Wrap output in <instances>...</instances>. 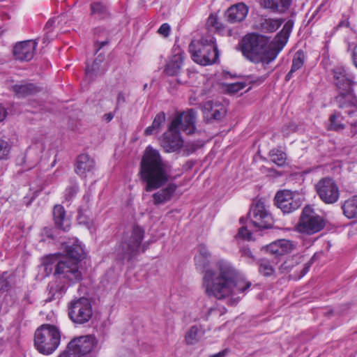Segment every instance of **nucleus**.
<instances>
[{"label":"nucleus","instance_id":"nucleus-1","mask_svg":"<svg viewBox=\"0 0 357 357\" xmlns=\"http://www.w3.org/2000/svg\"><path fill=\"white\" fill-rule=\"evenodd\" d=\"M251 282L246 281L228 261L220 260L216 270L206 271L203 278V287L206 294L218 299L234 296L250 288Z\"/></svg>","mask_w":357,"mask_h":357},{"label":"nucleus","instance_id":"nucleus-2","mask_svg":"<svg viewBox=\"0 0 357 357\" xmlns=\"http://www.w3.org/2000/svg\"><path fill=\"white\" fill-rule=\"evenodd\" d=\"M139 174L145 183L146 192H151L164 187L169 181L168 165L159 151L151 146L146 147L143 155Z\"/></svg>","mask_w":357,"mask_h":357},{"label":"nucleus","instance_id":"nucleus-3","mask_svg":"<svg viewBox=\"0 0 357 357\" xmlns=\"http://www.w3.org/2000/svg\"><path fill=\"white\" fill-rule=\"evenodd\" d=\"M79 262L71 260L68 257H61L60 255H52L48 256L45 262V270L50 273L54 268V275L56 279L60 280L63 284H57L56 282H50L48 285L50 293L55 295L61 294L66 289L65 284H72L82 280V273L79 266Z\"/></svg>","mask_w":357,"mask_h":357},{"label":"nucleus","instance_id":"nucleus-4","mask_svg":"<svg viewBox=\"0 0 357 357\" xmlns=\"http://www.w3.org/2000/svg\"><path fill=\"white\" fill-rule=\"evenodd\" d=\"M196 112L193 109L176 112L168 126L167 130L160 138V144L166 152L178 151L183 145L180 130L188 135L196 130Z\"/></svg>","mask_w":357,"mask_h":357},{"label":"nucleus","instance_id":"nucleus-5","mask_svg":"<svg viewBox=\"0 0 357 357\" xmlns=\"http://www.w3.org/2000/svg\"><path fill=\"white\" fill-rule=\"evenodd\" d=\"M241 50L245 57L250 61L266 65L275 59L279 51L272 42L268 44L263 36L250 34L245 36L241 43Z\"/></svg>","mask_w":357,"mask_h":357},{"label":"nucleus","instance_id":"nucleus-6","mask_svg":"<svg viewBox=\"0 0 357 357\" xmlns=\"http://www.w3.org/2000/svg\"><path fill=\"white\" fill-rule=\"evenodd\" d=\"M335 84L342 92L336 97L339 108L344 110L349 116L357 115V98L351 86L355 84V76L344 67H336L333 70Z\"/></svg>","mask_w":357,"mask_h":357},{"label":"nucleus","instance_id":"nucleus-7","mask_svg":"<svg viewBox=\"0 0 357 357\" xmlns=\"http://www.w3.org/2000/svg\"><path fill=\"white\" fill-rule=\"evenodd\" d=\"M192 60L202 66L214 63L219 56L215 38L206 35L200 39H194L189 45Z\"/></svg>","mask_w":357,"mask_h":357},{"label":"nucleus","instance_id":"nucleus-8","mask_svg":"<svg viewBox=\"0 0 357 357\" xmlns=\"http://www.w3.org/2000/svg\"><path fill=\"white\" fill-rule=\"evenodd\" d=\"M60 341V331L55 326L43 324L35 332L34 344L41 354L53 353L59 347Z\"/></svg>","mask_w":357,"mask_h":357},{"label":"nucleus","instance_id":"nucleus-9","mask_svg":"<svg viewBox=\"0 0 357 357\" xmlns=\"http://www.w3.org/2000/svg\"><path fill=\"white\" fill-rule=\"evenodd\" d=\"M325 225V220L322 217L310 206H305L296 228L299 233L312 235L323 229Z\"/></svg>","mask_w":357,"mask_h":357},{"label":"nucleus","instance_id":"nucleus-10","mask_svg":"<svg viewBox=\"0 0 357 357\" xmlns=\"http://www.w3.org/2000/svg\"><path fill=\"white\" fill-rule=\"evenodd\" d=\"M144 234V230L138 226L134 227L130 232L126 234L119 248L122 259L130 260L139 252Z\"/></svg>","mask_w":357,"mask_h":357},{"label":"nucleus","instance_id":"nucleus-11","mask_svg":"<svg viewBox=\"0 0 357 357\" xmlns=\"http://www.w3.org/2000/svg\"><path fill=\"white\" fill-rule=\"evenodd\" d=\"M70 319L77 324L88 322L93 315L90 301L86 298H80L72 301L68 306Z\"/></svg>","mask_w":357,"mask_h":357},{"label":"nucleus","instance_id":"nucleus-12","mask_svg":"<svg viewBox=\"0 0 357 357\" xmlns=\"http://www.w3.org/2000/svg\"><path fill=\"white\" fill-rule=\"evenodd\" d=\"M315 189L320 199L325 204H334L339 199L340 190L333 178L326 177L320 179L315 185Z\"/></svg>","mask_w":357,"mask_h":357},{"label":"nucleus","instance_id":"nucleus-13","mask_svg":"<svg viewBox=\"0 0 357 357\" xmlns=\"http://www.w3.org/2000/svg\"><path fill=\"white\" fill-rule=\"evenodd\" d=\"M249 218L252 225L259 229H268L273 225L271 214L266 209L264 204L260 201L250 210Z\"/></svg>","mask_w":357,"mask_h":357},{"label":"nucleus","instance_id":"nucleus-14","mask_svg":"<svg viewBox=\"0 0 357 357\" xmlns=\"http://www.w3.org/2000/svg\"><path fill=\"white\" fill-rule=\"evenodd\" d=\"M297 197V194L290 190L279 191L275 197V204L283 213H291L301 206V202Z\"/></svg>","mask_w":357,"mask_h":357},{"label":"nucleus","instance_id":"nucleus-15","mask_svg":"<svg viewBox=\"0 0 357 357\" xmlns=\"http://www.w3.org/2000/svg\"><path fill=\"white\" fill-rule=\"evenodd\" d=\"M38 42L36 40H28L17 43L13 47V55L15 59L28 61L32 59L35 54Z\"/></svg>","mask_w":357,"mask_h":357},{"label":"nucleus","instance_id":"nucleus-16","mask_svg":"<svg viewBox=\"0 0 357 357\" xmlns=\"http://www.w3.org/2000/svg\"><path fill=\"white\" fill-rule=\"evenodd\" d=\"M183 61V52L178 47H174L172 55L168 60L165 72L167 75L174 76L177 75L181 68Z\"/></svg>","mask_w":357,"mask_h":357},{"label":"nucleus","instance_id":"nucleus-17","mask_svg":"<svg viewBox=\"0 0 357 357\" xmlns=\"http://www.w3.org/2000/svg\"><path fill=\"white\" fill-rule=\"evenodd\" d=\"M296 248V244L286 239H280L266 246V251L272 255L282 256L291 252Z\"/></svg>","mask_w":357,"mask_h":357},{"label":"nucleus","instance_id":"nucleus-18","mask_svg":"<svg viewBox=\"0 0 357 357\" xmlns=\"http://www.w3.org/2000/svg\"><path fill=\"white\" fill-rule=\"evenodd\" d=\"M177 188L174 183H169L165 188L160 189L152 195L153 203L154 205L165 204L169 202Z\"/></svg>","mask_w":357,"mask_h":357},{"label":"nucleus","instance_id":"nucleus-19","mask_svg":"<svg viewBox=\"0 0 357 357\" xmlns=\"http://www.w3.org/2000/svg\"><path fill=\"white\" fill-rule=\"evenodd\" d=\"M63 247L66 252V256L64 257L76 260L77 262H79L84 258V252L77 239H71L63 243Z\"/></svg>","mask_w":357,"mask_h":357},{"label":"nucleus","instance_id":"nucleus-20","mask_svg":"<svg viewBox=\"0 0 357 357\" xmlns=\"http://www.w3.org/2000/svg\"><path fill=\"white\" fill-rule=\"evenodd\" d=\"M248 13V7L243 3H238L230 6L226 12V17L229 22H241L245 20Z\"/></svg>","mask_w":357,"mask_h":357},{"label":"nucleus","instance_id":"nucleus-21","mask_svg":"<svg viewBox=\"0 0 357 357\" xmlns=\"http://www.w3.org/2000/svg\"><path fill=\"white\" fill-rule=\"evenodd\" d=\"M203 109L204 114L211 115L212 119L215 120L222 119L226 114V109L224 105L212 100L205 102Z\"/></svg>","mask_w":357,"mask_h":357},{"label":"nucleus","instance_id":"nucleus-22","mask_svg":"<svg viewBox=\"0 0 357 357\" xmlns=\"http://www.w3.org/2000/svg\"><path fill=\"white\" fill-rule=\"evenodd\" d=\"M94 160L86 154H81L77 157L75 166V172L85 176L87 172H90L94 168Z\"/></svg>","mask_w":357,"mask_h":357},{"label":"nucleus","instance_id":"nucleus-23","mask_svg":"<svg viewBox=\"0 0 357 357\" xmlns=\"http://www.w3.org/2000/svg\"><path fill=\"white\" fill-rule=\"evenodd\" d=\"M292 0H260L261 6L273 12L284 13L287 11Z\"/></svg>","mask_w":357,"mask_h":357},{"label":"nucleus","instance_id":"nucleus-24","mask_svg":"<svg viewBox=\"0 0 357 357\" xmlns=\"http://www.w3.org/2000/svg\"><path fill=\"white\" fill-rule=\"evenodd\" d=\"M293 27V22L289 20L286 22L282 31L275 36L273 43L278 50L279 52L283 49L287 43L289 34Z\"/></svg>","mask_w":357,"mask_h":357},{"label":"nucleus","instance_id":"nucleus-25","mask_svg":"<svg viewBox=\"0 0 357 357\" xmlns=\"http://www.w3.org/2000/svg\"><path fill=\"white\" fill-rule=\"evenodd\" d=\"M53 217L56 225L63 231H67L70 226V220L66 217V211L61 205H56L53 210Z\"/></svg>","mask_w":357,"mask_h":357},{"label":"nucleus","instance_id":"nucleus-26","mask_svg":"<svg viewBox=\"0 0 357 357\" xmlns=\"http://www.w3.org/2000/svg\"><path fill=\"white\" fill-rule=\"evenodd\" d=\"M211 254L204 245H200L198 252L195 257L196 267L198 270L204 271L209 265Z\"/></svg>","mask_w":357,"mask_h":357},{"label":"nucleus","instance_id":"nucleus-27","mask_svg":"<svg viewBox=\"0 0 357 357\" xmlns=\"http://www.w3.org/2000/svg\"><path fill=\"white\" fill-rule=\"evenodd\" d=\"M12 90L18 98H24L35 94L39 88L31 83H21L13 86Z\"/></svg>","mask_w":357,"mask_h":357},{"label":"nucleus","instance_id":"nucleus-28","mask_svg":"<svg viewBox=\"0 0 357 357\" xmlns=\"http://www.w3.org/2000/svg\"><path fill=\"white\" fill-rule=\"evenodd\" d=\"M166 119L165 113L160 112L155 116L151 126L147 127L144 130L146 136L157 134L160 132Z\"/></svg>","mask_w":357,"mask_h":357},{"label":"nucleus","instance_id":"nucleus-29","mask_svg":"<svg viewBox=\"0 0 357 357\" xmlns=\"http://www.w3.org/2000/svg\"><path fill=\"white\" fill-rule=\"evenodd\" d=\"M344 117L340 112L335 111L329 117L328 130L340 132L345 128L342 123Z\"/></svg>","mask_w":357,"mask_h":357},{"label":"nucleus","instance_id":"nucleus-30","mask_svg":"<svg viewBox=\"0 0 357 357\" xmlns=\"http://www.w3.org/2000/svg\"><path fill=\"white\" fill-rule=\"evenodd\" d=\"M344 215L349 219L357 218V196L347 200L342 206Z\"/></svg>","mask_w":357,"mask_h":357},{"label":"nucleus","instance_id":"nucleus-31","mask_svg":"<svg viewBox=\"0 0 357 357\" xmlns=\"http://www.w3.org/2000/svg\"><path fill=\"white\" fill-rule=\"evenodd\" d=\"M258 265L259 271L264 276L268 277L274 275L275 271L273 265L269 260L266 259H261L259 261Z\"/></svg>","mask_w":357,"mask_h":357},{"label":"nucleus","instance_id":"nucleus-32","mask_svg":"<svg viewBox=\"0 0 357 357\" xmlns=\"http://www.w3.org/2000/svg\"><path fill=\"white\" fill-rule=\"evenodd\" d=\"M348 48L351 51V60L353 64L357 68V35L353 33L347 38Z\"/></svg>","mask_w":357,"mask_h":357},{"label":"nucleus","instance_id":"nucleus-33","mask_svg":"<svg viewBox=\"0 0 357 357\" xmlns=\"http://www.w3.org/2000/svg\"><path fill=\"white\" fill-rule=\"evenodd\" d=\"M91 14L97 18H104L107 15V9L102 3L94 2L91 4Z\"/></svg>","mask_w":357,"mask_h":357},{"label":"nucleus","instance_id":"nucleus-34","mask_svg":"<svg viewBox=\"0 0 357 357\" xmlns=\"http://www.w3.org/2000/svg\"><path fill=\"white\" fill-rule=\"evenodd\" d=\"M271 161L278 166H282L286 161V154L278 149H273L270 151Z\"/></svg>","mask_w":357,"mask_h":357},{"label":"nucleus","instance_id":"nucleus-35","mask_svg":"<svg viewBox=\"0 0 357 357\" xmlns=\"http://www.w3.org/2000/svg\"><path fill=\"white\" fill-rule=\"evenodd\" d=\"M206 26L208 28L214 29L219 33H223L225 26L218 21L217 16L214 14L210 15L207 20Z\"/></svg>","mask_w":357,"mask_h":357},{"label":"nucleus","instance_id":"nucleus-36","mask_svg":"<svg viewBox=\"0 0 357 357\" xmlns=\"http://www.w3.org/2000/svg\"><path fill=\"white\" fill-rule=\"evenodd\" d=\"M200 331L197 326H192L185 335V341L188 344H193L197 342L200 337Z\"/></svg>","mask_w":357,"mask_h":357},{"label":"nucleus","instance_id":"nucleus-37","mask_svg":"<svg viewBox=\"0 0 357 357\" xmlns=\"http://www.w3.org/2000/svg\"><path fill=\"white\" fill-rule=\"evenodd\" d=\"M282 21L280 19H268L263 24V27L268 32L276 31L282 24Z\"/></svg>","mask_w":357,"mask_h":357},{"label":"nucleus","instance_id":"nucleus-38","mask_svg":"<svg viewBox=\"0 0 357 357\" xmlns=\"http://www.w3.org/2000/svg\"><path fill=\"white\" fill-rule=\"evenodd\" d=\"M304 60H305V56L303 52L301 51H298L293 59L292 65H291V71H297L300 68H302V66L304 64Z\"/></svg>","mask_w":357,"mask_h":357},{"label":"nucleus","instance_id":"nucleus-39","mask_svg":"<svg viewBox=\"0 0 357 357\" xmlns=\"http://www.w3.org/2000/svg\"><path fill=\"white\" fill-rule=\"evenodd\" d=\"M11 146L8 142L0 139V160L8 158L10 153Z\"/></svg>","mask_w":357,"mask_h":357},{"label":"nucleus","instance_id":"nucleus-40","mask_svg":"<svg viewBox=\"0 0 357 357\" xmlns=\"http://www.w3.org/2000/svg\"><path fill=\"white\" fill-rule=\"evenodd\" d=\"M295 266L294 260L292 258H289L284 261L279 267V271L280 273H287L291 271Z\"/></svg>","mask_w":357,"mask_h":357},{"label":"nucleus","instance_id":"nucleus-41","mask_svg":"<svg viewBox=\"0 0 357 357\" xmlns=\"http://www.w3.org/2000/svg\"><path fill=\"white\" fill-rule=\"evenodd\" d=\"M78 192V185L77 184H73L68 187L64 192L65 199L70 201Z\"/></svg>","mask_w":357,"mask_h":357},{"label":"nucleus","instance_id":"nucleus-42","mask_svg":"<svg viewBox=\"0 0 357 357\" xmlns=\"http://www.w3.org/2000/svg\"><path fill=\"white\" fill-rule=\"evenodd\" d=\"M98 61H100V60H95L93 63L91 67H87L86 69V73L87 75H92L94 73H102L105 71V69H100L99 68V63Z\"/></svg>","mask_w":357,"mask_h":357},{"label":"nucleus","instance_id":"nucleus-43","mask_svg":"<svg viewBox=\"0 0 357 357\" xmlns=\"http://www.w3.org/2000/svg\"><path fill=\"white\" fill-rule=\"evenodd\" d=\"M241 257L245 258L248 263H252L255 261V257L248 248L243 247L240 250Z\"/></svg>","mask_w":357,"mask_h":357},{"label":"nucleus","instance_id":"nucleus-44","mask_svg":"<svg viewBox=\"0 0 357 357\" xmlns=\"http://www.w3.org/2000/svg\"><path fill=\"white\" fill-rule=\"evenodd\" d=\"M245 84L243 82H235L228 84L227 89L229 93H237L240 90L243 89L245 87Z\"/></svg>","mask_w":357,"mask_h":357},{"label":"nucleus","instance_id":"nucleus-45","mask_svg":"<svg viewBox=\"0 0 357 357\" xmlns=\"http://www.w3.org/2000/svg\"><path fill=\"white\" fill-rule=\"evenodd\" d=\"M238 236L239 238L246 239V240H250L251 239V233L250 231L247 229L246 227L242 226L238 231Z\"/></svg>","mask_w":357,"mask_h":357},{"label":"nucleus","instance_id":"nucleus-46","mask_svg":"<svg viewBox=\"0 0 357 357\" xmlns=\"http://www.w3.org/2000/svg\"><path fill=\"white\" fill-rule=\"evenodd\" d=\"M170 32V26L167 23L162 24L158 29V33L164 36H169Z\"/></svg>","mask_w":357,"mask_h":357},{"label":"nucleus","instance_id":"nucleus-47","mask_svg":"<svg viewBox=\"0 0 357 357\" xmlns=\"http://www.w3.org/2000/svg\"><path fill=\"white\" fill-rule=\"evenodd\" d=\"M126 100V93H124L123 91L119 92L118 95H117V98H116V109H117L121 105L125 103Z\"/></svg>","mask_w":357,"mask_h":357},{"label":"nucleus","instance_id":"nucleus-48","mask_svg":"<svg viewBox=\"0 0 357 357\" xmlns=\"http://www.w3.org/2000/svg\"><path fill=\"white\" fill-rule=\"evenodd\" d=\"M9 286L10 284L7 279L3 278H0V292L7 291L8 289Z\"/></svg>","mask_w":357,"mask_h":357},{"label":"nucleus","instance_id":"nucleus-49","mask_svg":"<svg viewBox=\"0 0 357 357\" xmlns=\"http://www.w3.org/2000/svg\"><path fill=\"white\" fill-rule=\"evenodd\" d=\"M351 126V132L352 135H354L357 133V120H354L349 123Z\"/></svg>","mask_w":357,"mask_h":357},{"label":"nucleus","instance_id":"nucleus-50","mask_svg":"<svg viewBox=\"0 0 357 357\" xmlns=\"http://www.w3.org/2000/svg\"><path fill=\"white\" fill-rule=\"evenodd\" d=\"M6 110L4 107H0V121H2L6 116Z\"/></svg>","mask_w":357,"mask_h":357},{"label":"nucleus","instance_id":"nucleus-51","mask_svg":"<svg viewBox=\"0 0 357 357\" xmlns=\"http://www.w3.org/2000/svg\"><path fill=\"white\" fill-rule=\"evenodd\" d=\"M114 118V114L112 113H107L104 115V119L107 122H109Z\"/></svg>","mask_w":357,"mask_h":357},{"label":"nucleus","instance_id":"nucleus-52","mask_svg":"<svg viewBox=\"0 0 357 357\" xmlns=\"http://www.w3.org/2000/svg\"><path fill=\"white\" fill-rule=\"evenodd\" d=\"M309 267L305 266L301 268V275L298 277V278H301L303 277L306 273L308 271Z\"/></svg>","mask_w":357,"mask_h":357},{"label":"nucleus","instance_id":"nucleus-53","mask_svg":"<svg viewBox=\"0 0 357 357\" xmlns=\"http://www.w3.org/2000/svg\"><path fill=\"white\" fill-rule=\"evenodd\" d=\"M226 353H227V351L225 350V351H220L218 354H215L213 355L212 357H225V355H226Z\"/></svg>","mask_w":357,"mask_h":357},{"label":"nucleus","instance_id":"nucleus-54","mask_svg":"<svg viewBox=\"0 0 357 357\" xmlns=\"http://www.w3.org/2000/svg\"><path fill=\"white\" fill-rule=\"evenodd\" d=\"M54 24V20H50L47 21V22L46 23V25H45V29H49L50 27H51Z\"/></svg>","mask_w":357,"mask_h":357},{"label":"nucleus","instance_id":"nucleus-55","mask_svg":"<svg viewBox=\"0 0 357 357\" xmlns=\"http://www.w3.org/2000/svg\"><path fill=\"white\" fill-rule=\"evenodd\" d=\"M294 73V71H291V69L290 70V71L287 73V75H286V80L287 81H289L291 77H292V74Z\"/></svg>","mask_w":357,"mask_h":357},{"label":"nucleus","instance_id":"nucleus-56","mask_svg":"<svg viewBox=\"0 0 357 357\" xmlns=\"http://www.w3.org/2000/svg\"><path fill=\"white\" fill-rule=\"evenodd\" d=\"M348 25H349V22H347L345 23L342 22L340 23V24H339V26H348Z\"/></svg>","mask_w":357,"mask_h":357},{"label":"nucleus","instance_id":"nucleus-57","mask_svg":"<svg viewBox=\"0 0 357 357\" xmlns=\"http://www.w3.org/2000/svg\"><path fill=\"white\" fill-rule=\"evenodd\" d=\"M108 42L107 41H105V42H102L101 43V46L100 47H103L105 45H106Z\"/></svg>","mask_w":357,"mask_h":357},{"label":"nucleus","instance_id":"nucleus-58","mask_svg":"<svg viewBox=\"0 0 357 357\" xmlns=\"http://www.w3.org/2000/svg\"><path fill=\"white\" fill-rule=\"evenodd\" d=\"M243 218H241V219H240V222H241V223H242V222H243Z\"/></svg>","mask_w":357,"mask_h":357},{"label":"nucleus","instance_id":"nucleus-59","mask_svg":"<svg viewBox=\"0 0 357 357\" xmlns=\"http://www.w3.org/2000/svg\"><path fill=\"white\" fill-rule=\"evenodd\" d=\"M228 33H229V35H231V31L230 30L228 31Z\"/></svg>","mask_w":357,"mask_h":357},{"label":"nucleus","instance_id":"nucleus-60","mask_svg":"<svg viewBox=\"0 0 357 357\" xmlns=\"http://www.w3.org/2000/svg\"><path fill=\"white\" fill-rule=\"evenodd\" d=\"M211 357H212V356H211Z\"/></svg>","mask_w":357,"mask_h":357}]
</instances>
